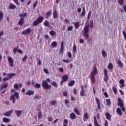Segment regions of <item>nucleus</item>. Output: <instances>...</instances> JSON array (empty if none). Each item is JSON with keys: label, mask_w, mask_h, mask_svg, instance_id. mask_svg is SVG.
Instances as JSON below:
<instances>
[{"label": "nucleus", "mask_w": 126, "mask_h": 126, "mask_svg": "<svg viewBox=\"0 0 126 126\" xmlns=\"http://www.w3.org/2000/svg\"><path fill=\"white\" fill-rule=\"evenodd\" d=\"M96 74H98V69H97V67L94 66L90 74V80L92 84H95L96 83L95 76Z\"/></svg>", "instance_id": "nucleus-1"}, {"label": "nucleus", "mask_w": 126, "mask_h": 126, "mask_svg": "<svg viewBox=\"0 0 126 126\" xmlns=\"http://www.w3.org/2000/svg\"><path fill=\"white\" fill-rule=\"evenodd\" d=\"M88 33H89V26L88 25L85 26L83 33V36L86 40L89 39V35H88Z\"/></svg>", "instance_id": "nucleus-2"}, {"label": "nucleus", "mask_w": 126, "mask_h": 126, "mask_svg": "<svg viewBox=\"0 0 126 126\" xmlns=\"http://www.w3.org/2000/svg\"><path fill=\"white\" fill-rule=\"evenodd\" d=\"M19 93L17 92H14L13 95H11L10 100L11 101H12L13 102V104H14V103H15V98L14 97H16V99L17 100H18L19 99Z\"/></svg>", "instance_id": "nucleus-3"}, {"label": "nucleus", "mask_w": 126, "mask_h": 126, "mask_svg": "<svg viewBox=\"0 0 126 126\" xmlns=\"http://www.w3.org/2000/svg\"><path fill=\"white\" fill-rule=\"evenodd\" d=\"M44 20V17L43 16H39L33 22V26H37L39 25L40 23H42Z\"/></svg>", "instance_id": "nucleus-4"}, {"label": "nucleus", "mask_w": 126, "mask_h": 126, "mask_svg": "<svg viewBox=\"0 0 126 126\" xmlns=\"http://www.w3.org/2000/svg\"><path fill=\"white\" fill-rule=\"evenodd\" d=\"M42 85L43 88H44L45 89H51L52 86L48 84V82H47V81L44 80L42 82Z\"/></svg>", "instance_id": "nucleus-5"}, {"label": "nucleus", "mask_w": 126, "mask_h": 126, "mask_svg": "<svg viewBox=\"0 0 126 126\" xmlns=\"http://www.w3.org/2000/svg\"><path fill=\"white\" fill-rule=\"evenodd\" d=\"M31 33V29L27 28L25 30L23 31L22 34L25 36V35H29Z\"/></svg>", "instance_id": "nucleus-6"}, {"label": "nucleus", "mask_w": 126, "mask_h": 126, "mask_svg": "<svg viewBox=\"0 0 126 126\" xmlns=\"http://www.w3.org/2000/svg\"><path fill=\"white\" fill-rule=\"evenodd\" d=\"M20 19L18 22V24L20 26H22L24 23V17H22V15H19Z\"/></svg>", "instance_id": "nucleus-7"}, {"label": "nucleus", "mask_w": 126, "mask_h": 126, "mask_svg": "<svg viewBox=\"0 0 126 126\" xmlns=\"http://www.w3.org/2000/svg\"><path fill=\"white\" fill-rule=\"evenodd\" d=\"M8 61L9 66H11V67H12V66H13L14 65V61H13V59H12L11 57H9L8 58Z\"/></svg>", "instance_id": "nucleus-8"}, {"label": "nucleus", "mask_w": 126, "mask_h": 126, "mask_svg": "<svg viewBox=\"0 0 126 126\" xmlns=\"http://www.w3.org/2000/svg\"><path fill=\"white\" fill-rule=\"evenodd\" d=\"M104 75L105 76L104 78V81H105V82H108V79L109 78V77H108V70L104 69Z\"/></svg>", "instance_id": "nucleus-9"}, {"label": "nucleus", "mask_w": 126, "mask_h": 126, "mask_svg": "<svg viewBox=\"0 0 126 126\" xmlns=\"http://www.w3.org/2000/svg\"><path fill=\"white\" fill-rule=\"evenodd\" d=\"M95 101L97 105V109L100 111V110H101V101H100V99L97 97H95Z\"/></svg>", "instance_id": "nucleus-10"}, {"label": "nucleus", "mask_w": 126, "mask_h": 126, "mask_svg": "<svg viewBox=\"0 0 126 126\" xmlns=\"http://www.w3.org/2000/svg\"><path fill=\"white\" fill-rule=\"evenodd\" d=\"M35 92L32 90H29L26 92L25 94L28 96H31V95H34Z\"/></svg>", "instance_id": "nucleus-11"}, {"label": "nucleus", "mask_w": 126, "mask_h": 126, "mask_svg": "<svg viewBox=\"0 0 126 126\" xmlns=\"http://www.w3.org/2000/svg\"><path fill=\"white\" fill-rule=\"evenodd\" d=\"M13 112V110H10L4 114V115L5 116V117H10L11 116V114Z\"/></svg>", "instance_id": "nucleus-12"}, {"label": "nucleus", "mask_w": 126, "mask_h": 126, "mask_svg": "<svg viewBox=\"0 0 126 126\" xmlns=\"http://www.w3.org/2000/svg\"><path fill=\"white\" fill-rule=\"evenodd\" d=\"M15 113H16V116L18 118H19V117H20V116H21V114H22V111L15 110Z\"/></svg>", "instance_id": "nucleus-13"}, {"label": "nucleus", "mask_w": 126, "mask_h": 126, "mask_svg": "<svg viewBox=\"0 0 126 126\" xmlns=\"http://www.w3.org/2000/svg\"><path fill=\"white\" fill-rule=\"evenodd\" d=\"M105 117L107 119V120H108V121H112V119L111 118V114H110L109 112H106L105 113Z\"/></svg>", "instance_id": "nucleus-14"}, {"label": "nucleus", "mask_w": 126, "mask_h": 126, "mask_svg": "<svg viewBox=\"0 0 126 126\" xmlns=\"http://www.w3.org/2000/svg\"><path fill=\"white\" fill-rule=\"evenodd\" d=\"M118 106H120L121 107H124V104L123 103V101H122V99L120 98H118Z\"/></svg>", "instance_id": "nucleus-15"}, {"label": "nucleus", "mask_w": 126, "mask_h": 126, "mask_svg": "<svg viewBox=\"0 0 126 126\" xmlns=\"http://www.w3.org/2000/svg\"><path fill=\"white\" fill-rule=\"evenodd\" d=\"M53 17L54 19H56V18H58V12L56 10H53Z\"/></svg>", "instance_id": "nucleus-16"}, {"label": "nucleus", "mask_w": 126, "mask_h": 126, "mask_svg": "<svg viewBox=\"0 0 126 126\" xmlns=\"http://www.w3.org/2000/svg\"><path fill=\"white\" fill-rule=\"evenodd\" d=\"M119 83L120 84V88H122V87H124V86H125V80L121 79L119 81Z\"/></svg>", "instance_id": "nucleus-17"}, {"label": "nucleus", "mask_w": 126, "mask_h": 126, "mask_svg": "<svg viewBox=\"0 0 126 126\" xmlns=\"http://www.w3.org/2000/svg\"><path fill=\"white\" fill-rule=\"evenodd\" d=\"M62 79L63 81L66 82L68 80V75H64L62 76Z\"/></svg>", "instance_id": "nucleus-18"}, {"label": "nucleus", "mask_w": 126, "mask_h": 126, "mask_svg": "<svg viewBox=\"0 0 126 126\" xmlns=\"http://www.w3.org/2000/svg\"><path fill=\"white\" fill-rule=\"evenodd\" d=\"M76 52H77L76 45H75V44H74L73 46V56L75 55V54H76Z\"/></svg>", "instance_id": "nucleus-19"}, {"label": "nucleus", "mask_w": 126, "mask_h": 126, "mask_svg": "<svg viewBox=\"0 0 126 126\" xmlns=\"http://www.w3.org/2000/svg\"><path fill=\"white\" fill-rule=\"evenodd\" d=\"M88 118H89V116H88V114H87V113H85L83 115L84 122H86V120H87Z\"/></svg>", "instance_id": "nucleus-20"}, {"label": "nucleus", "mask_w": 126, "mask_h": 126, "mask_svg": "<svg viewBox=\"0 0 126 126\" xmlns=\"http://www.w3.org/2000/svg\"><path fill=\"white\" fill-rule=\"evenodd\" d=\"M117 63L120 68L124 67V64H123V63H122V61L121 60H118L117 61Z\"/></svg>", "instance_id": "nucleus-21"}, {"label": "nucleus", "mask_w": 126, "mask_h": 126, "mask_svg": "<svg viewBox=\"0 0 126 126\" xmlns=\"http://www.w3.org/2000/svg\"><path fill=\"white\" fill-rule=\"evenodd\" d=\"M70 119H72V120L75 119V118H76V115H75V113L72 112L70 115Z\"/></svg>", "instance_id": "nucleus-22"}, {"label": "nucleus", "mask_w": 126, "mask_h": 126, "mask_svg": "<svg viewBox=\"0 0 126 126\" xmlns=\"http://www.w3.org/2000/svg\"><path fill=\"white\" fill-rule=\"evenodd\" d=\"M7 86H8V83H5L3 84V85H2L0 87V89L1 90L4 89V88H6Z\"/></svg>", "instance_id": "nucleus-23"}, {"label": "nucleus", "mask_w": 126, "mask_h": 126, "mask_svg": "<svg viewBox=\"0 0 126 126\" xmlns=\"http://www.w3.org/2000/svg\"><path fill=\"white\" fill-rule=\"evenodd\" d=\"M15 8H16V6L12 3H10L9 9H15Z\"/></svg>", "instance_id": "nucleus-24"}, {"label": "nucleus", "mask_w": 126, "mask_h": 126, "mask_svg": "<svg viewBox=\"0 0 126 126\" xmlns=\"http://www.w3.org/2000/svg\"><path fill=\"white\" fill-rule=\"evenodd\" d=\"M7 75L8 76V78L10 79L12 78L13 76H15V73H8Z\"/></svg>", "instance_id": "nucleus-25"}, {"label": "nucleus", "mask_w": 126, "mask_h": 126, "mask_svg": "<svg viewBox=\"0 0 126 126\" xmlns=\"http://www.w3.org/2000/svg\"><path fill=\"white\" fill-rule=\"evenodd\" d=\"M116 112L117 114L119 115V116H122L123 115V112H122V110H121V108H120L117 109Z\"/></svg>", "instance_id": "nucleus-26"}, {"label": "nucleus", "mask_w": 126, "mask_h": 126, "mask_svg": "<svg viewBox=\"0 0 126 126\" xmlns=\"http://www.w3.org/2000/svg\"><path fill=\"white\" fill-rule=\"evenodd\" d=\"M75 84V81L74 80H71L69 83H68V86H73Z\"/></svg>", "instance_id": "nucleus-27"}, {"label": "nucleus", "mask_w": 126, "mask_h": 126, "mask_svg": "<svg viewBox=\"0 0 126 126\" xmlns=\"http://www.w3.org/2000/svg\"><path fill=\"white\" fill-rule=\"evenodd\" d=\"M86 12H85V8L83 7L82 12L81 13V17H83L85 16Z\"/></svg>", "instance_id": "nucleus-28"}, {"label": "nucleus", "mask_w": 126, "mask_h": 126, "mask_svg": "<svg viewBox=\"0 0 126 126\" xmlns=\"http://www.w3.org/2000/svg\"><path fill=\"white\" fill-rule=\"evenodd\" d=\"M74 112L76 114V115H78V116H80V112L78 110L77 108L75 107L74 109Z\"/></svg>", "instance_id": "nucleus-29"}, {"label": "nucleus", "mask_w": 126, "mask_h": 126, "mask_svg": "<svg viewBox=\"0 0 126 126\" xmlns=\"http://www.w3.org/2000/svg\"><path fill=\"white\" fill-rule=\"evenodd\" d=\"M46 19H48V18H49V17L50 16H51V15H52V12H50V11H49V12H47L46 13Z\"/></svg>", "instance_id": "nucleus-30"}, {"label": "nucleus", "mask_w": 126, "mask_h": 126, "mask_svg": "<svg viewBox=\"0 0 126 126\" xmlns=\"http://www.w3.org/2000/svg\"><path fill=\"white\" fill-rule=\"evenodd\" d=\"M57 45H58V43H57V42L56 41H53L51 43V47L52 48H56L57 47Z\"/></svg>", "instance_id": "nucleus-31"}, {"label": "nucleus", "mask_w": 126, "mask_h": 126, "mask_svg": "<svg viewBox=\"0 0 126 126\" xmlns=\"http://www.w3.org/2000/svg\"><path fill=\"white\" fill-rule=\"evenodd\" d=\"M43 24L45 26H46V27H49V26H50V24H49V22L48 21V20H46L44 21Z\"/></svg>", "instance_id": "nucleus-32"}, {"label": "nucleus", "mask_w": 126, "mask_h": 126, "mask_svg": "<svg viewBox=\"0 0 126 126\" xmlns=\"http://www.w3.org/2000/svg\"><path fill=\"white\" fill-rule=\"evenodd\" d=\"M50 36H55L56 34V32L54 30H51L49 32Z\"/></svg>", "instance_id": "nucleus-33"}, {"label": "nucleus", "mask_w": 126, "mask_h": 126, "mask_svg": "<svg viewBox=\"0 0 126 126\" xmlns=\"http://www.w3.org/2000/svg\"><path fill=\"white\" fill-rule=\"evenodd\" d=\"M74 26L76 29H78L79 28V22H77L74 23Z\"/></svg>", "instance_id": "nucleus-34"}, {"label": "nucleus", "mask_w": 126, "mask_h": 126, "mask_svg": "<svg viewBox=\"0 0 126 126\" xmlns=\"http://www.w3.org/2000/svg\"><path fill=\"white\" fill-rule=\"evenodd\" d=\"M122 34L123 35V37L126 42V32L124 30L122 31Z\"/></svg>", "instance_id": "nucleus-35"}, {"label": "nucleus", "mask_w": 126, "mask_h": 126, "mask_svg": "<svg viewBox=\"0 0 126 126\" xmlns=\"http://www.w3.org/2000/svg\"><path fill=\"white\" fill-rule=\"evenodd\" d=\"M108 69H113L114 68V66L113 65V64L112 63H110L108 64Z\"/></svg>", "instance_id": "nucleus-36"}, {"label": "nucleus", "mask_w": 126, "mask_h": 126, "mask_svg": "<svg viewBox=\"0 0 126 126\" xmlns=\"http://www.w3.org/2000/svg\"><path fill=\"white\" fill-rule=\"evenodd\" d=\"M86 95L85 91H81L80 96H81V97H84V96H86Z\"/></svg>", "instance_id": "nucleus-37"}, {"label": "nucleus", "mask_w": 126, "mask_h": 126, "mask_svg": "<svg viewBox=\"0 0 126 126\" xmlns=\"http://www.w3.org/2000/svg\"><path fill=\"white\" fill-rule=\"evenodd\" d=\"M3 122H4V123H9L10 120L9 119L5 117L3 119Z\"/></svg>", "instance_id": "nucleus-38"}, {"label": "nucleus", "mask_w": 126, "mask_h": 126, "mask_svg": "<svg viewBox=\"0 0 126 126\" xmlns=\"http://www.w3.org/2000/svg\"><path fill=\"white\" fill-rule=\"evenodd\" d=\"M106 101L107 105L110 106L111 105V99H106Z\"/></svg>", "instance_id": "nucleus-39"}, {"label": "nucleus", "mask_w": 126, "mask_h": 126, "mask_svg": "<svg viewBox=\"0 0 126 126\" xmlns=\"http://www.w3.org/2000/svg\"><path fill=\"white\" fill-rule=\"evenodd\" d=\"M3 18V13L1 12V11H0V21H1Z\"/></svg>", "instance_id": "nucleus-40"}, {"label": "nucleus", "mask_w": 126, "mask_h": 126, "mask_svg": "<svg viewBox=\"0 0 126 126\" xmlns=\"http://www.w3.org/2000/svg\"><path fill=\"white\" fill-rule=\"evenodd\" d=\"M125 0H118V3L119 5H123L124 4V1Z\"/></svg>", "instance_id": "nucleus-41"}, {"label": "nucleus", "mask_w": 126, "mask_h": 126, "mask_svg": "<svg viewBox=\"0 0 126 126\" xmlns=\"http://www.w3.org/2000/svg\"><path fill=\"white\" fill-rule=\"evenodd\" d=\"M42 112L39 111V112H38V119H39V120L41 119H42Z\"/></svg>", "instance_id": "nucleus-42"}, {"label": "nucleus", "mask_w": 126, "mask_h": 126, "mask_svg": "<svg viewBox=\"0 0 126 126\" xmlns=\"http://www.w3.org/2000/svg\"><path fill=\"white\" fill-rule=\"evenodd\" d=\"M73 29V26H68L67 27V31H72Z\"/></svg>", "instance_id": "nucleus-43"}, {"label": "nucleus", "mask_w": 126, "mask_h": 126, "mask_svg": "<svg viewBox=\"0 0 126 126\" xmlns=\"http://www.w3.org/2000/svg\"><path fill=\"white\" fill-rule=\"evenodd\" d=\"M102 54L104 58H106V57H107V53H106V51H105V50H102Z\"/></svg>", "instance_id": "nucleus-44"}, {"label": "nucleus", "mask_w": 126, "mask_h": 126, "mask_svg": "<svg viewBox=\"0 0 126 126\" xmlns=\"http://www.w3.org/2000/svg\"><path fill=\"white\" fill-rule=\"evenodd\" d=\"M64 48H60L59 50V54L60 55H63V54L64 51H63Z\"/></svg>", "instance_id": "nucleus-45"}, {"label": "nucleus", "mask_w": 126, "mask_h": 126, "mask_svg": "<svg viewBox=\"0 0 126 126\" xmlns=\"http://www.w3.org/2000/svg\"><path fill=\"white\" fill-rule=\"evenodd\" d=\"M51 85H53V86H54V87H56V88H57V87H58V84H57V82H53L51 83Z\"/></svg>", "instance_id": "nucleus-46"}, {"label": "nucleus", "mask_w": 126, "mask_h": 126, "mask_svg": "<svg viewBox=\"0 0 126 126\" xmlns=\"http://www.w3.org/2000/svg\"><path fill=\"white\" fill-rule=\"evenodd\" d=\"M112 90L114 94H117V89L116 88V87H113Z\"/></svg>", "instance_id": "nucleus-47"}, {"label": "nucleus", "mask_w": 126, "mask_h": 126, "mask_svg": "<svg viewBox=\"0 0 126 126\" xmlns=\"http://www.w3.org/2000/svg\"><path fill=\"white\" fill-rule=\"evenodd\" d=\"M71 61L72 60H65V59H63V62L64 63H70V62H71Z\"/></svg>", "instance_id": "nucleus-48"}, {"label": "nucleus", "mask_w": 126, "mask_h": 126, "mask_svg": "<svg viewBox=\"0 0 126 126\" xmlns=\"http://www.w3.org/2000/svg\"><path fill=\"white\" fill-rule=\"evenodd\" d=\"M35 88H41V84H36L34 86Z\"/></svg>", "instance_id": "nucleus-49"}, {"label": "nucleus", "mask_w": 126, "mask_h": 126, "mask_svg": "<svg viewBox=\"0 0 126 126\" xmlns=\"http://www.w3.org/2000/svg\"><path fill=\"white\" fill-rule=\"evenodd\" d=\"M3 34H4L3 30L1 31L0 32V38H1V36H3Z\"/></svg>", "instance_id": "nucleus-50"}, {"label": "nucleus", "mask_w": 126, "mask_h": 126, "mask_svg": "<svg viewBox=\"0 0 126 126\" xmlns=\"http://www.w3.org/2000/svg\"><path fill=\"white\" fill-rule=\"evenodd\" d=\"M63 95L64 97H67V92L63 91Z\"/></svg>", "instance_id": "nucleus-51"}, {"label": "nucleus", "mask_w": 126, "mask_h": 126, "mask_svg": "<svg viewBox=\"0 0 126 126\" xmlns=\"http://www.w3.org/2000/svg\"><path fill=\"white\" fill-rule=\"evenodd\" d=\"M38 1H36L33 4V8H36L37 7V4H38Z\"/></svg>", "instance_id": "nucleus-52"}, {"label": "nucleus", "mask_w": 126, "mask_h": 126, "mask_svg": "<svg viewBox=\"0 0 126 126\" xmlns=\"http://www.w3.org/2000/svg\"><path fill=\"white\" fill-rule=\"evenodd\" d=\"M90 27L91 28H93V20H92L90 21Z\"/></svg>", "instance_id": "nucleus-53"}, {"label": "nucleus", "mask_w": 126, "mask_h": 126, "mask_svg": "<svg viewBox=\"0 0 126 126\" xmlns=\"http://www.w3.org/2000/svg\"><path fill=\"white\" fill-rule=\"evenodd\" d=\"M14 53H17V51H18V47H15L13 49Z\"/></svg>", "instance_id": "nucleus-54"}, {"label": "nucleus", "mask_w": 126, "mask_h": 126, "mask_svg": "<svg viewBox=\"0 0 126 126\" xmlns=\"http://www.w3.org/2000/svg\"><path fill=\"white\" fill-rule=\"evenodd\" d=\"M104 95L105 98H109V95L108 94V93L104 92Z\"/></svg>", "instance_id": "nucleus-55"}, {"label": "nucleus", "mask_w": 126, "mask_h": 126, "mask_svg": "<svg viewBox=\"0 0 126 126\" xmlns=\"http://www.w3.org/2000/svg\"><path fill=\"white\" fill-rule=\"evenodd\" d=\"M13 1L15 2V3L17 5H19V3L18 2V0H13Z\"/></svg>", "instance_id": "nucleus-56"}, {"label": "nucleus", "mask_w": 126, "mask_h": 126, "mask_svg": "<svg viewBox=\"0 0 126 126\" xmlns=\"http://www.w3.org/2000/svg\"><path fill=\"white\" fill-rule=\"evenodd\" d=\"M27 59V55H25L24 58L22 59V62H25Z\"/></svg>", "instance_id": "nucleus-57"}, {"label": "nucleus", "mask_w": 126, "mask_h": 126, "mask_svg": "<svg viewBox=\"0 0 126 126\" xmlns=\"http://www.w3.org/2000/svg\"><path fill=\"white\" fill-rule=\"evenodd\" d=\"M43 71L45 72V73H46V74H49V71L48 70V69L44 68L43 69Z\"/></svg>", "instance_id": "nucleus-58"}, {"label": "nucleus", "mask_w": 126, "mask_h": 126, "mask_svg": "<svg viewBox=\"0 0 126 126\" xmlns=\"http://www.w3.org/2000/svg\"><path fill=\"white\" fill-rule=\"evenodd\" d=\"M60 48L61 49H64V47H63V41L61 42V43Z\"/></svg>", "instance_id": "nucleus-59"}, {"label": "nucleus", "mask_w": 126, "mask_h": 126, "mask_svg": "<svg viewBox=\"0 0 126 126\" xmlns=\"http://www.w3.org/2000/svg\"><path fill=\"white\" fill-rule=\"evenodd\" d=\"M59 70L60 72H63V67L59 68Z\"/></svg>", "instance_id": "nucleus-60"}, {"label": "nucleus", "mask_w": 126, "mask_h": 126, "mask_svg": "<svg viewBox=\"0 0 126 126\" xmlns=\"http://www.w3.org/2000/svg\"><path fill=\"white\" fill-rule=\"evenodd\" d=\"M7 80H9V78L5 77L3 79V81H7Z\"/></svg>", "instance_id": "nucleus-61"}, {"label": "nucleus", "mask_w": 126, "mask_h": 126, "mask_svg": "<svg viewBox=\"0 0 126 126\" xmlns=\"http://www.w3.org/2000/svg\"><path fill=\"white\" fill-rule=\"evenodd\" d=\"M14 88H15V89H18V88H19L18 84H15L14 85Z\"/></svg>", "instance_id": "nucleus-62"}, {"label": "nucleus", "mask_w": 126, "mask_h": 126, "mask_svg": "<svg viewBox=\"0 0 126 126\" xmlns=\"http://www.w3.org/2000/svg\"><path fill=\"white\" fill-rule=\"evenodd\" d=\"M56 103V101L55 100H53L51 102V104L52 106L54 105H55Z\"/></svg>", "instance_id": "nucleus-63"}, {"label": "nucleus", "mask_w": 126, "mask_h": 126, "mask_svg": "<svg viewBox=\"0 0 126 126\" xmlns=\"http://www.w3.org/2000/svg\"><path fill=\"white\" fill-rule=\"evenodd\" d=\"M123 9L124 10V12L126 13V5H124L123 6Z\"/></svg>", "instance_id": "nucleus-64"}]
</instances>
